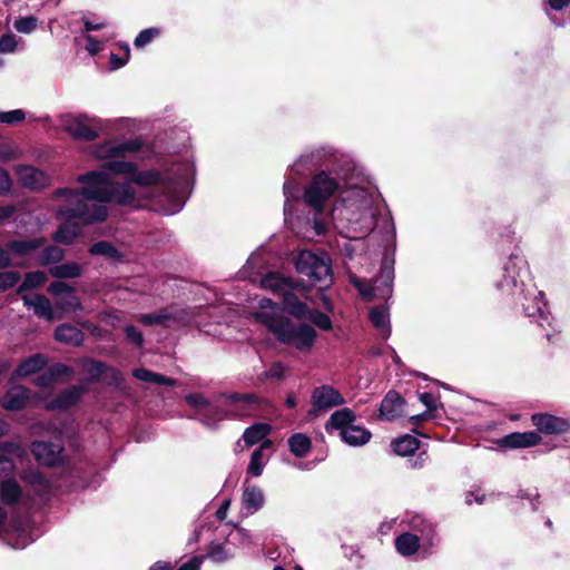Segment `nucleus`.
I'll use <instances>...</instances> for the list:
<instances>
[{"label": "nucleus", "instance_id": "f257e3e1", "mask_svg": "<svg viewBox=\"0 0 570 570\" xmlns=\"http://www.w3.org/2000/svg\"><path fill=\"white\" fill-rule=\"evenodd\" d=\"M195 164L189 158L174 161L164 171L136 170L131 161L112 158L101 169L77 177L79 191H69L68 216L82 217L86 222H101L107 217L106 203L130 205L137 199L136 184L146 189L151 209L161 215H175L183 209L194 187Z\"/></svg>", "mask_w": 570, "mask_h": 570}, {"label": "nucleus", "instance_id": "f03ea898", "mask_svg": "<svg viewBox=\"0 0 570 570\" xmlns=\"http://www.w3.org/2000/svg\"><path fill=\"white\" fill-rule=\"evenodd\" d=\"M344 187L331 206L330 223L347 238L371 234L381 216L376 188L362 167L343 178Z\"/></svg>", "mask_w": 570, "mask_h": 570}, {"label": "nucleus", "instance_id": "7ed1b4c3", "mask_svg": "<svg viewBox=\"0 0 570 570\" xmlns=\"http://www.w3.org/2000/svg\"><path fill=\"white\" fill-rule=\"evenodd\" d=\"M297 176L287 175L283 185L285 197L284 215L287 218L293 214L294 204L303 202L314 214L312 219L316 235H323L330 226L331 199L344 187L343 179L335 173L320 170L314 173L311 180L301 187Z\"/></svg>", "mask_w": 570, "mask_h": 570}, {"label": "nucleus", "instance_id": "20e7f679", "mask_svg": "<svg viewBox=\"0 0 570 570\" xmlns=\"http://www.w3.org/2000/svg\"><path fill=\"white\" fill-rule=\"evenodd\" d=\"M495 287L503 297L520 307L527 317L541 327L551 324L543 293L533 283L528 262L521 254L512 253L509 256L495 281Z\"/></svg>", "mask_w": 570, "mask_h": 570}, {"label": "nucleus", "instance_id": "39448f33", "mask_svg": "<svg viewBox=\"0 0 570 570\" xmlns=\"http://www.w3.org/2000/svg\"><path fill=\"white\" fill-rule=\"evenodd\" d=\"M185 401L194 411V419L209 429L228 419H242L255 415L262 410L265 401L254 393H219L209 400L203 393H190Z\"/></svg>", "mask_w": 570, "mask_h": 570}, {"label": "nucleus", "instance_id": "423d86ee", "mask_svg": "<svg viewBox=\"0 0 570 570\" xmlns=\"http://www.w3.org/2000/svg\"><path fill=\"white\" fill-rule=\"evenodd\" d=\"M259 306L261 311L254 313L255 320L266 326L281 343L294 346L301 352L313 347L317 336L313 326L291 321L269 298L261 299Z\"/></svg>", "mask_w": 570, "mask_h": 570}, {"label": "nucleus", "instance_id": "0eeeda50", "mask_svg": "<svg viewBox=\"0 0 570 570\" xmlns=\"http://www.w3.org/2000/svg\"><path fill=\"white\" fill-rule=\"evenodd\" d=\"M358 167L348 154L332 145L321 144L302 153L291 165L288 175L304 177L312 171L328 170L343 179Z\"/></svg>", "mask_w": 570, "mask_h": 570}, {"label": "nucleus", "instance_id": "6e6552de", "mask_svg": "<svg viewBox=\"0 0 570 570\" xmlns=\"http://www.w3.org/2000/svg\"><path fill=\"white\" fill-rule=\"evenodd\" d=\"M135 120L131 118L101 119L87 114L68 116L63 120L65 130L77 140L91 141L100 135H112L119 130H131Z\"/></svg>", "mask_w": 570, "mask_h": 570}, {"label": "nucleus", "instance_id": "1a4fd4ad", "mask_svg": "<svg viewBox=\"0 0 570 570\" xmlns=\"http://www.w3.org/2000/svg\"><path fill=\"white\" fill-rule=\"evenodd\" d=\"M356 414L348 407L333 412L325 424L327 433L337 431L341 440L350 446H363L370 442L372 433L360 425H355Z\"/></svg>", "mask_w": 570, "mask_h": 570}, {"label": "nucleus", "instance_id": "9d476101", "mask_svg": "<svg viewBox=\"0 0 570 570\" xmlns=\"http://www.w3.org/2000/svg\"><path fill=\"white\" fill-rule=\"evenodd\" d=\"M332 261L325 252L302 250L294 259L298 274L308 278L311 284L328 285L332 282Z\"/></svg>", "mask_w": 570, "mask_h": 570}, {"label": "nucleus", "instance_id": "9b49d317", "mask_svg": "<svg viewBox=\"0 0 570 570\" xmlns=\"http://www.w3.org/2000/svg\"><path fill=\"white\" fill-rule=\"evenodd\" d=\"M0 502L13 511H27L32 505L29 493L24 492L14 473H0ZM8 518L7 510L0 505V527Z\"/></svg>", "mask_w": 570, "mask_h": 570}, {"label": "nucleus", "instance_id": "f8f14e48", "mask_svg": "<svg viewBox=\"0 0 570 570\" xmlns=\"http://www.w3.org/2000/svg\"><path fill=\"white\" fill-rule=\"evenodd\" d=\"M394 262L385 258L382 262L380 272L374 278L371 285H366L354 274H350L348 278L365 298H379L387 299L391 297L393 292V279H394Z\"/></svg>", "mask_w": 570, "mask_h": 570}, {"label": "nucleus", "instance_id": "ddd939ff", "mask_svg": "<svg viewBox=\"0 0 570 570\" xmlns=\"http://www.w3.org/2000/svg\"><path fill=\"white\" fill-rule=\"evenodd\" d=\"M30 449L41 465L56 466L65 461V444L60 434L47 441H35Z\"/></svg>", "mask_w": 570, "mask_h": 570}, {"label": "nucleus", "instance_id": "4468645a", "mask_svg": "<svg viewBox=\"0 0 570 570\" xmlns=\"http://www.w3.org/2000/svg\"><path fill=\"white\" fill-rule=\"evenodd\" d=\"M69 191H79V189L62 188V189H58L56 191V195L58 197H66L65 205L58 209L59 216L65 218L66 222L60 225V227L58 228V230L55 233V236H53L56 242L62 243V244L72 243L73 239L76 237H78L81 233V227L77 223L71 222L72 219H79V220H81L82 224H91L92 223V222H86L82 217L68 216L67 214L63 213V210L69 205V198H70Z\"/></svg>", "mask_w": 570, "mask_h": 570}, {"label": "nucleus", "instance_id": "2eb2a0df", "mask_svg": "<svg viewBox=\"0 0 570 570\" xmlns=\"http://www.w3.org/2000/svg\"><path fill=\"white\" fill-rule=\"evenodd\" d=\"M343 404H345L344 396L332 385L324 384L312 391L308 415L316 416L322 412Z\"/></svg>", "mask_w": 570, "mask_h": 570}, {"label": "nucleus", "instance_id": "dca6fc26", "mask_svg": "<svg viewBox=\"0 0 570 570\" xmlns=\"http://www.w3.org/2000/svg\"><path fill=\"white\" fill-rule=\"evenodd\" d=\"M406 523L411 530L410 532L417 534L422 540V551L432 553L433 549L440 543L434 524L420 514L411 515Z\"/></svg>", "mask_w": 570, "mask_h": 570}, {"label": "nucleus", "instance_id": "f3484780", "mask_svg": "<svg viewBox=\"0 0 570 570\" xmlns=\"http://www.w3.org/2000/svg\"><path fill=\"white\" fill-rule=\"evenodd\" d=\"M141 149L139 139H129L122 142L105 141L92 147V155L98 159L122 158L127 154L136 153Z\"/></svg>", "mask_w": 570, "mask_h": 570}, {"label": "nucleus", "instance_id": "a211bd4d", "mask_svg": "<svg viewBox=\"0 0 570 570\" xmlns=\"http://www.w3.org/2000/svg\"><path fill=\"white\" fill-rule=\"evenodd\" d=\"M263 288L274 294L283 295L289 289H306L304 282L285 276L279 272H271L261 278Z\"/></svg>", "mask_w": 570, "mask_h": 570}, {"label": "nucleus", "instance_id": "6ab92c4d", "mask_svg": "<svg viewBox=\"0 0 570 570\" xmlns=\"http://www.w3.org/2000/svg\"><path fill=\"white\" fill-rule=\"evenodd\" d=\"M19 184L31 190H39L47 187L50 183L49 176L30 165H17L14 167Z\"/></svg>", "mask_w": 570, "mask_h": 570}, {"label": "nucleus", "instance_id": "aec40b11", "mask_svg": "<svg viewBox=\"0 0 570 570\" xmlns=\"http://www.w3.org/2000/svg\"><path fill=\"white\" fill-rule=\"evenodd\" d=\"M532 424L544 434H563L570 432V421L549 413H537L531 416Z\"/></svg>", "mask_w": 570, "mask_h": 570}, {"label": "nucleus", "instance_id": "412c9836", "mask_svg": "<svg viewBox=\"0 0 570 570\" xmlns=\"http://www.w3.org/2000/svg\"><path fill=\"white\" fill-rule=\"evenodd\" d=\"M138 321L145 326L163 324L169 327L173 323H186L188 321V314L185 309L166 308L157 313L141 314Z\"/></svg>", "mask_w": 570, "mask_h": 570}, {"label": "nucleus", "instance_id": "4be33fe9", "mask_svg": "<svg viewBox=\"0 0 570 570\" xmlns=\"http://www.w3.org/2000/svg\"><path fill=\"white\" fill-rule=\"evenodd\" d=\"M405 400L395 391H389L381 402L380 417L392 421L402 415Z\"/></svg>", "mask_w": 570, "mask_h": 570}, {"label": "nucleus", "instance_id": "5701e85b", "mask_svg": "<svg viewBox=\"0 0 570 570\" xmlns=\"http://www.w3.org/2000/svg\"><path fill=\"white\" fill-rule=\"evenodd\" d=\"M272 446L273 442L271 440H265L253 451L247 466L248 475L258 478L263 474L264 468L268 463L271 456L267 451H271Z\"/></svg>", "mask_w": 570, "mask_h": 570}, {"label": "nucleus", "instance_id": "b1692460", "mask_svg": "<svg viewBox=\"0 0 570 570\" xmlns=\"http://www.w3.org/2000/svg\"><path fill=\"white\" fill-rule=\"evenodd\" d=\"M541 436L535 431L513 432L502 438L500 444L509 449H524L538 445Z\"/></svg>", "mask_w": 570, "mask_h": 570}, {"label": "nucleus", "instance_id": "393cba45", "mask_svg": "<svg viewBox=\"0 0 570 570\" xmlns=\"http://www.w3.org/2000/svg\"><path fill=\"white\" fill-rule=\"evenodd\" d=\"M20 479L37 495L43 497L50 491V481L37 469H26L21 472Z\"/></svg>", "mask_w": 570, "mask_h": 570}, {"label": "nucleus", "instance_id": "a878e982", "mask_svg": "<svg viewBox=\"0 0 570 570\" xmlns=\"http://www.w3.org/2000/svg\"><path fill=\"white\" fill-rule=\"evenodd\" d=\"M394 544L396 551L402 557H412L417 552H422L424 556L429 554L422 551V540L419 535L410 531L399 534L395 538Z\"/></svg>", "mask_w": 570, "mask_h": 570}, {"label": "nucleus", "instance_id": "bb28decb", "mask_svg": "<svg viewBox=\"0 0 570 570\" xmlns=\"http://www.w3.org/2000/svg\"><path fill=\"white\" fill-rule=\"evenodd\" d=\"M23 305L32 309L33 313L39 317L47 321H51L53 318V311L51 307L50 301L41 294L35 295H22Z\"/></svg>", "mask_w": 570, "mask_h": 570}, {"label": "nucleus", "instance_id": "cd10ccee", "mask_svg": "<svg viewBox=\"0 0 570 570\" xmlns=\"http://www.w3.org/2000/svg\"><path fill=\"white\" fill-rule=\"evenodd\" d=\"M242 503L246 515L256 513L265 503L263 490L257 485H246L243 491Z\"/></svg>", "mask_w": 570, "mask_h": 570}, {"label": "nucleus", "instance_id": "c85d7f7f", "mask_svg": "<svg viewBox=\"0 0 570 570\" xmlns=\"http://www.w3.org/2000/svg\"><path fill=\"white\" fill-rule=\"evenodd\" d=\"M24 454L23 448L17 442L0 443V473H14L16 463L8 455L21 458Z\"/></svg>", "mask_w": 570, "mask_h": 570}, {"label": "nucleus", "instance_id": "c756f323", "mask_svg": "<svg viewBox=\"0 0 570 570\" xmlns=\"http://www.w3.org/2000/svg\"><path fill=\"white\" fill-rule=\"evenodd\" d=\"M85 387L81 385L70 386L60 392L48 405L51 410H66L75 405L83 395Z\"/></svg>", "mask_w": 570, "mask_h": 570}, {"label": "nucleus", "instance_id": "7c9ffc66", "mask_svg": "<svg viewBox=\"0 0 570 570\" xmlns=\"http://www.w3.org/2000/svg\"><path fill=\"white\" fill-rule=\"evenodd\" d=\"M29 399V390L24 386L10 389L1 401L2 407L9 411H19L24 407Z\"/></svg>", "mask_w": 570, "mask_h": 570}, {"label": "nucleus", "instance_id": "2f4dec72", "mask_svg": "<svg viewBox=\"0 0 570 570\" xmlns=\"http://www.w3.org/2000/svg\"><path fill=\"white\" fill-rule=\"evenodd\" d=\"M368 316L383 338H387L391 333L389 308L386 306H375L371 308Z\"/></svg>", "mask_w": 570, "mask_h": 570}, {"label": "nucleus", "instance_id": "473e14b6", "mask_svg": "<svg viewBox=\"0 0 570 570\" xmlns=\"http://www.w3.org/2000/svg\"><path fill=\"white\" fill-rule=\"evenodd\" d=\"M47 363L42 354H33L23 360L14 371V377H27L41 371Z\"/></svg>", "mask_w": 570, "mask_h": 570}, {"label": "nucleus", "instance_id": "72a5a7b5", "mask_svg": "<svg viewBox=\"0 0 570 570\" xmlns=\"http://www.w3.org/2000/svg\"><path fill=\"white\" fill-rule=\"evenodd\" d=\"M55 338L61 343L79 346L83 342V333L73 325L61 324L55 331Z\"/></svg>", "mask_w": 570, "mask_h": 570}, {"label": "nucleus", "instance_id": "f704fd0d", "mask_svg": "<svg viewBox=\"0 0 570 570\" xmlns=\"http://www.w3.org/2000/svg\"><path fill=\"white\" fill-rule=\"evenodd\" d=\"M271 432V425L267 423H255L247 428L243 433V440L246 446H253L265 441Z\"/></svg>", "mask_w": 570, "mask_h": 570}, {"label": "nucleus", "instance_id": "c9c22d12", "mask_svg": "<svg viewBox=\"0 0 570 570\" xmlns=\"http://www.w3.org/2000/svg\"><path fill=\"white\" fill-rule=\"evenodd\" d=\"M294 289H289L285 294H283V304L284 308L292 316L301 320L306 315L308 306L299 301V298L293 293Z\"/></svg>", "mask_w": 570, "mask_h": 570}, {"label": "nucleus", "instance_id": "e433bc0d", "mask_svg": "<svg viewBox=\"0 0 570 570\" xmlns=\"http://www.w3.org/2000/svg\"><path fill=\"white\" fill-rule=\"evenodd\" d=\"M391 446L397 455L407 456L414 454L419 449L420 441L413 435L405 434L392 441Z\"/></svg>", "mask_w": 570, "mask_h": 570}, {"label": "nucleus", "instance_id": "4c0bfd02", "mask_svg": "<svg viewBox=\"0 0 570 570\" xmlns=\"http://www.w3.org/2000/svg\"><path fill=\"white\" fill-rule=\"evenodd\" d=\"M287 444L296 458H304L312 449V441L304 433H294L288 438Z\"/></svg>", "mask_w": 570, "mask_h": 570}, {"label": "nucleus", "instance_id": "58836bf2", "mask_svg": "<svg viewBox=\"0 0 570 570\" xmlns=\"http://www.w3.org/2000/svg\"><path fill=\"white\" fill-rule=\"evenodd\" d=\"M89 254L94 256H104L114 262L121 261L122 258V254L120 253V250L117 247H115L110 242L107 240L94 243L89 247Z\"/></svg>", "mask_w": 570, "mask_h": 570}, {"label": "nucleus", "instance_id": "ea45409f", "mask_svg": "<svg viewBox=\"0 0 570 570\" xmlns=\"http://www.w3.org/2000/svg\"><path fill=\"white\" fill-rule=\"evenodd\" d=\"M132 375L135 379H137L141 382H148V383H153V384L168 385V386H173L176 384V381L174 379H170L163 374L151 372L144 367L134 370Z\"/></svg>", "mask_w": 570, "mask_h": 570}, {"label": "nucleus", "instance_id": "a19ab883", "mask_svg": "<svg viewBox=\"0 0 570 570\" xmlns=\"http://www.w3.org/2000/svg\"><path fill=\"white\" fill-rule=\"evenodd\" d=\"M42 245V238H33L23 240H11L10 243H8V248L18 256H26L40 248Z\"/></svg>", "mask_w": 570, "mask_h": 570}, {"label": "nucleus", "instance_id": "79ce46f5", "mask_svg": "<svg viewBox=\"0 0 570 570\" xmlns=\"http://www.w3.org/2000/svg\"><path fill=\"white\" fill-rule=\"evenodd\" d=\"M81 266L76 262L55 265L49 268V274L55 278H77L81 275Z\"/></svg>", "mask_w": 570, "mask_h": 570}, {"label": "nucleus", "instance_id": "37998d69", "mask_svg": "<svg viewBox=\"0 0 570 570\" xmlns=\"http://www.w3.org/2000/svg\"><path fill=\"white\" fill-rule=\"evenodd\" d=\"M80 366L81 373L86 375L87 380L90 382L98 381L107 368L105 363L91 358H83L80 362Z\"/></svg>", "mask_w": 570, "mask_h": 570}, {"label": "nucleus", "instance_id": "c03bdc74", "mask_svg": "<svg viewBox=\"0 0 570 570\" xmlns=\"http://www.w3.org/2000/svg\"><path fill=\"white\" fill-rule=\"evenodd\" d=\"M235 553L228 549L225 544L218 542H212L208 547L205 559L208 558L215 563H223L233 559Z\"/></svg>", "mask_w": 570, "mask_h": 570}, {"label": "nucleus", "instance_id": "a18cd8bd", "mask_svg": "<svg viewBox=\"0 0 570 570\" xmlns=\"http://www.w3.org/2000/svg\"><path fill=\"white\" fill-rule=\"evenodd\" d=\"M46 281L47 274L42 271L27 273L22 283L18 287V293L24 295L23 293L32 288L41 287Z\"/></svg>", "mask_w": 570, "mask_h": 570}, {"label": "nucleus", "instance_id": "49530a36", "mask_svg": "<svg viewBox=\"0 0 570 570\" xmlns=\"http://www.w3.org/2000/svg\"><path fill=\"white\" fill-rule=\"evenodd\" d=\"M301 320H308L321 330L330 331L332 328V321L328 315L317 309L307 308L306 315Z\"/></svg>", "mask_w": 570, "mask_h": 570}, {"label": "nucleus", "instance_id": "de8ad7c7", "mask_svg": "<svg viewBox=\"0 0 570 570\" xmlns=\"http://www.w3.org/2000/svg\"><path fill=\"white\" fill-rule=\"evenodd\" d=\"M63 250L55 245L45 247L39 254V262L42 265L60 262L63 258Z\"/></svg>", "mask_w": 570, "mask_h": 570}, {"label": "nucleus", "instance_id": "09e8293b", "mask_svg": "<svg viewBox=\"0 0 570 570\" xmlns=\"http://www.w3.org/2000/svg\"><path fill=\"white\" fill-rule=\"evenodd\" d=\"M38 26V19L33 16L21 17L13 23V28L24 35L31 33Z\"/></svg>", "mask_w": 570, "mask_h": 570}, {"label": "nucleus", "instance_id": "8fccbe9b", "mask_svg": "<svg viewBox=\"0 0 570 570\" xmlns=\"http://www.w3.org/2000/svg\"><path fill=\"white\" fill-rule=\"evenodd\" d=\"M159 33L160 30L158 28L144 29L135 38L134 45L137 48H142L149 45Z\"/></svg>", "mask_w": 570, "mask_h": 570}, {"label": "nucleus", "instance_id": "3c124183", "mask_svg": "<svg viewBox=\"0 0 570 570\" xmlns=\"http://www.w3.org/2000/svg\"><path fill=\"white\" fill-rule=\"evenodd\" d=\"M544 11L549 19L557 26L562 27L563 23H557L550 11H562L570 4V0H543Z\"/></svg>", "mask_w": 570, "mask_h": 570}, {"label": "nucleus", "instance_id": "603ef678", "mask_svg": "<svg viewBox=\"0 0 570 570\" xmlns=\"http://www.w3.org/2000/svg\"><path fill=\"white\" fill-rule=\"evenodd\" d=\"M26 119V112L22 109L10 111H0V122L6 125H14Z\"/></svg>", "mask_w": 570, "mask_h": 570}, {"label": "nucleus", "instance_id": "864d4df0", "mask_svg": "<svg viewBox=\"0 0 570 570\" xmlns=\"http://www.w3.org/2000/svg\"><path fill=\"white\" fill-rule=\"evenodd\" d=\"M20 281V274L16 271L0 272V291L12 288Z\"/></svg>", "mask_w": 570, "mask_h": 570}, {"label": "nucleus", "instance_id": "5fc2aeb1", "mask_svg": "<svg viewBox=\"0 0 570 570\" xmlns=\"http://www.w3.org/2000/svg\"><path fill=\"white\" fill-rule=\"evenodd\" d=\"M18 39L13 33H4L0 37V53L14 52L18 47Z\"/></svg>", "mask_w": 570, "mask_h": 570}, {"label": "nucleus", "instance_id": "6e6d98bb", "mask_svg": "<svg viewBox=\"0 0 570 570\" xmlns=\"http://www.w3.org/2000/svg\"><path fill=\"white\" fill-rule=\"evenodd\" d=\"M125 336L130 344H134L137 347H141L144 345L145 340L142 333L134 325H127L125 327Z\"/></svg>", "mask_w": 570, "mask_h": 570}, {"label": "nucleus", "instance_id": "4d7b16f0", "mask_svg": "<svg viewBox=\"0 0 570 570\" xmlns=\"http://www.w3.org/2000/svg\"><path fill=\"white\" fill-rule=\"evenodd\" d=\"M518 498L522 500H528L533 511H537L539 509L540 502L537 489L520 490L518 492Z\"/></svg>", "mask_w": 570, "mask_h": 570}, {"label": "nucleus", "instance_id": "13d9d810", "mask_svg": "<svg viewBox=\"0 0 570 570\" xmlns=\"http://www.w3.org/2000/svg\"><path fill=\"white\" fill-rule=\"evenodd\" d=\"M48 292L55 296L70 295L73 288L63 282L55 281L49 285Z\"/></svg>", "mask_w": 570, "mask_h": 570}, {"label": "nucleus", "instance_id": "bf43d9fd", "mask_svg": "<svg viewBox=\"0 0 570 570\" xmlns=\"http://www.w3.org/2000/svg\"><path fill=\"white\" fill-rule=\"evenodd\" d=\"M19 155L18 149L10 144H0V161L7 163L16 159Z\"/></svg>", "mask_w": 570, "mask_h": 570}, {"label": "nucleus", "instance_id": "052dcab7", "mask_svg": "<svg viewBox=\"0 0 570 570\" xmlns=\"http://www.w3.org/2000/svg\"><path fill=\"white\" fill-rule=\"evenodd\" d=\"M286 367L281 362H275L271 365V367L262 374L264 379H282Z\"/></svg>", "mask_w": 570, "mask_h": 570}, {"label": "nucleus", "instance_id": "680f3d73", "mask_svg": "<svg viewBox=\"0 0 570 570\" xmlns=\"http://www.w3.org/2000/svg\"><path fill=\"white\" fill-rule=\"evenodd\" d=\"M48 370L55 381L58 380L59 377L69 376L72 374V370L62 363H56Z\"/></svg>", "mask_w": 570, "mask_h": 570}, {"label": "nucleus", "instance_id": "e2e57ef3", "mask_svg": "<svg viewBox=\"0 0 570 570\" xmlns=\"http://www.w3.org/2000/svg\"><path fill=\"white\" fill-rule=\"evenodd\" d=\"M204 560V556H194L188 561L183 563L177 570H200Z\"/></svg>", "mask_w": 570, "mask_h": 570}, {"label": "nucleus", "instance_id": "0e129e2a", "mask_svg": "<svg viewBox=\"0 0 570 570\" xmlns=\"http://www.w3.org/2000/svg\"><path fill=\"white\" fill-rule=\"evenodd\" d=\"M85 39L87 41L86 50L90 55L95 56L102 50V42L97 40L95 37L90 36V35H86Z\"/></svg>", "mask_w": 570, "mask_h": 570}, {"label": "nucleus", "instance_id": "69168bd1", "mask_svg": "<svg viewBox=\"0 0 570 570\" xmlns=\"http://www.w3.org/2000/svg\"><path fill=\"white\" fill-rule=\"evenodd\" d=\"M12 187V180L9 173L0 167V195H4L10 191Z\"/></svg>", "mask_w": 570, "mask_h": 570}, {"label": "nucleus", "instance_id": "338daca9", "mask_svg": "<svg viewBox=\"0 0 570 570\" xmlns=\"http://www.w3.org/2000/svg\"><path fill=\"white\" fill-rule=\"evenodd\" d=\"M420 402L426 406L428 412H431L436 409V400L433 394L424 392L419 395Z\"/></svg>", "mask_w": 570, "mask_h": 570}, {"label": "nucleus", "instance_id": "774afa93", "mask_svg": "<svg viewBox=\"0 0 570 570\" xmlns=\"http://www.w3.org/2000/svg\"><path fill=\"white\" fill-rule=\"evenodd\" d=\"M17 209L14 205L0 206V224L8 222L16 214Z\"/></svg>", "mask_w": 570, "mask_h": 570}]
</instances>
